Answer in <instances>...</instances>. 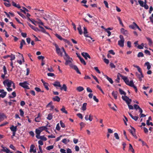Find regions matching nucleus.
Here are the masks:
<instances>
[{"instance_id":"obj_1","label":"nucleus","mask_w":153,"mask_h":153,"mask_svg":"<svg viewBox=\"0 0 153 153\" xmlns=\"http://www.w3.org/2000/svg\"><path fill=\"white\" fill-rule=\"evenodd\" d=\"M65 64L66 65H69L72 68L74 69L76 72L79 74H81V72L79 71L78 67L76 65H73L72 63V61L73 60L72 58H70L65 60Z\"/></svg>"},{"instance_id":"obj_2","label":"nucleus","mask_w":153,"mask_h":153,"mask_svg":"<svg viewBox=\"0 0 153 153\" xmlns=\"http://www.w3.org/2000/svg\"><path fill=\"white\" fill-rule=\"evenodd\" d=\"M119 74L120 75V76L122 78L126 85L132 87L134 85L133 80H131L129 82V80L127 77L123 76L120 74Z\"/></svg>"},{"instance_id":"obj_3","label":"nucleus","mask_w":153,"mask_h":153,"mask_svg":"<svg viewBox=\"0 0 153 153\" xmlns=\"http://www.w3.org/2000/svg\"><path fill=\"white\" fill-rule=\"evenodd\" d=\"M53 45H54L56 48V51L57 53L61 56H63L62 53L61 52L60 48H59L58 45L55 43H53Z\"/></svg>"},{"instance_id":"obj_4","label":"nucleus","mask_w":153,"mask_h":153,"mask_svg":"<svg viewBox=\"0 0 153 153\" xmlns=\"http://www.w3.org/2000/svg\"><path fill=\"white\" fill-rule=\"evenodd\" d=\"M13 83V82L12 81L8 79L5 80L3 82V84L5 86L7 85L8 88L10 87Z\"/></svg>"},{"instance_id":"obj_5","label":"nucleus","mask_w":153,"mask_h":153,"mask_svg":"<svg viewBox=\"0 0 153 153\" xmlns=\"http://www.w3.org/2000/svg\"><path fill=\"white\" fill-rule=\"evenodd\" d=\"M27 84L28 83L27 81H25L23 82L19 83V85L24 88L29 89V88L28 86L27 85Z\"/></svg>"},{"instance_id":"obj_6","label":"nucleus","mask_w":153,"mask_h":153,"mask_svg":"<svg viewBox=\"0 0 153 153\" xmlns=\"http://www.w3.org/2000/svg\"><path fill=\"white\" fill-rule=\"evenodd\" d=\"M122 98L123 100L126 101L127 104H130L131 102V99L126 95L125 96H122Z\"/></svg>"},{"instance_id":"obj_7","label":"nucleus","mask_w":153,"mask_h":153,"mask_svg":"<svg viewBox=\"0 0 153 153\" xmlns=\"http://www.w3.org/2000/svg\"><path fill=\"white\" fill-rule=\"evenodd\" d=\"M132 129L129 130V132L132 134V136L134 137L135 138H137V137L135 134V129L132 127H131Z\"/></svg>"},{"instance_id":"obj_8","label":"nucleus","mask_w":153,"mask_h":153,"mask_svg":"<svg viewBox=\"0 0 153 153\" xmlns=\"http://www.w3.org/2000/svg\"><path fill=\"white\" fill-rule=\"evenodd\" d=\"M120 32L121 33L125 36H127L128 34V31L127 30H125L123 28H122L121 29Z\"/></svg>"},{"instance_id":"obj_9","label":"nucleus","mask_w":153,"mask_h":153,"mask_svg":"<svg viewBox=\"0 0 153 153\" xmlns=\"http://www.w3.org/2000/svg\"><path fill=\"white\" fill-rule=\"evenodd\" d=\"M81 54L86 59H87V58H88L89 59L91 58L90 56L87 53L83 52Z\"/></svg>"},{"instance_id":"obj_10","label":"nucleus","mask_w":153,"mask_h":153,"mask_svg":"<svg viewBox=\"0 0 153 153\" xmlns=\"http://www.w3.org/2000/svg\"><path fill=\"white\" fill-rule=\"evenodd\" d=\"M53 85L57 89L58 88L57 87H61L60 82L58 81H56L54 82L53 83Z\"/></svg>"},{"instance_id":"obj_11","label":"nucleus","mask_w":153,"mask_h":153,"mask_svg":"<svg viewBox=\"0 0 153 153\" xmlns=\"http://www.w3.org/2000/svg\"><path fill=\"white\" fill-rule=\"evenodd\" d=\"M136 75L137 77L138 78L139 80L141 81L142 80V78L144 76L143 74V73H140V74L137 73H136Z\"/></svg>"},{"instance_id":"obj_12","label":"nucleus","mask_w":153,"mask_h":153,"mask_svg":"<svg viewBox=\"0 0 153 153\" xmlns=\"http://www.w3.org/2000/svg\"><path fill=\"white\" fill-rule=\"evenodd\" d=\"M5 152L6 153H8V152H10V150L6 147H3V148L1 149V151H0V152Z\"/></svg>"},{"instance_id":"obj_13","label":"nucleus","mask_w":153,"mask_h":153,"mask_svg":"<svg viewBox=\"0 0 153 153\" xmlns=\"http://www.w3.org/2000/svg\"><path fill=\"white\" fill-rule=\"evenodd\" d=\"M125 40H119L118 41V45L121 47L124 46V43Z\"/></svg>"},{"instance_id":"obj_14","label":"nucleus","mask_w":153,"mask_h":153,"mask_svg":"<svg viewBox=\"0 0 153 153\" xmlns=\"http://www.w3.org/2000/svg\"><path fill=\"white\" fill-rule=\"evenodd\" d=\"M135 24H136L135 22H133L132 25H129V27L134 30L136 29L137 27L135 25Z\"/></svg>"},{"instance_id":"obj_15","label":"nucleus","mask_w":153,"mask_h":153,"mask_svg":"<svg viewBox=\"0 0 153 153\" xmlns=\"http://www.w3.org/2000/svg\"><path fill=\"white\" fill-rule=\"evenodd\" d=\"M118 94V93L117 91L114 92V91H113L112 93V95L116 100L117 99Z\"/></svg>"},{"instance_id":"obj_16","label":"nucleus","mask_w":153,"mask_h":153,"mask_svg":"<svg viewBox=\"0 0 153 153\" xmlns=\"http://www.w3.org/2000/svg\"><path fill=\"white\" fill-rule=\"evenodd\" d=\"M60 89L61 90H64V91H66L67 90V87L65 84H64L62 86L61 85V87H60Z\"/></svg>"},{"instance_id":"obj_17","label":"nucleus","mask_w":153,"mask_h":153,"mask_svg":"<svg viewBox=\"0 0 153 153\" xmlns=\"http://www.w3.org/2000/svg\"><path fill=\"white\" fill-rule=\"evenodd\" d=\"M10 128L12 132H16L17 131V126H14L12 125L10 127Z\"/></svg>"},{"instance_id":"obj_18","label":"nucleus","mask_w":153,"mask_h":153,"mask_svg":"<svg viewBox=\"0 0 153 153\" xmlns=\"http://www.w3.org/2000/svg\"><path fill=\"white\" fill-rule=\"evenodd\" d=\"M129 115L135 121H137L138 118V117L137 116H134L130 113H128Z\"/></svg>"},{"instance_id":"obj_19","label":"nucleus","mask_w":153,"mask_h":153,"mask_svg":"<svg viewBox=\"0 0 153 153\" xmlns=\"http://www.w3.org/2000/svg\"><path fill=\"white\" fill-rule=\"evenodd\" d=\"M77 56L79 58L82 64H83L84 65H86V63L83 59L80 56H79L78 55Z\"/></svg>"},{"instance_id":"obj_20","label":"nucleus","mask_w":153,"mask_h":153,"mask_svg":"<svg viewBox=\"0 0 153 153\" xmlns=\"http://www.w3.org/2000/svg\"><path fill=\"white\" fill-rule=\"evenodd\" d=\"M26 43L24 39H22L20 42V48L22 49L23 46V45H25Z\"/></svg>"},{"instance_id":"obj_21","label":"nucleus","mask_w":153,"mask_h":153,"mask_svg":"<svg viewBox=\"0 0 153 153\" xmlns=\"http://www.w3.org/2000/svg\"><path fill=\"white\" fill-rule=\"evenodd\" d=\"M145 66H147V69L149 70L151 68V66L150 65V63L149 62H146L145 64Z\"/></svg>"},{"instance_id":"obj_22","label":"nucleus","mask_w":153,"mask_h":153,"mask_svg":"<svg viewBox=\"0 0 153 153\" xmlns=\"http://www.w3.org/2000/svg\"><path fill=\"white\" fill-rule=\"evenodd\" d=\"M84 89V88L82 86H79L77 87L76 88V90H77L78 92H81L83 91Z\"/></svg>"},{"instance_id":"obj_23","label":"nucleus","mask_w":153,"mask_h":153,"mask_svg":"<svg viewBox=\"0 0 153 153\" xmlns=\"http://www.w3.org/2000/svg\"><path fill=\"white\" fill-rule=\"evenodd\" d=\"M53 100L54 101H57L59 102L60 101V98L57 96H55L53 98Z\"/></svg>"},{"instance_id":"obj_24","label":"nucleus","mask_w":153,"mask_h":153,"mask_svg":"<svg viewBox=\"0 0 153 153\" xmlns=\"http://www.w3.org/2000/svg\"><path fill=\"white\" fill-rule=\"evenodd\" d=\"M87 104L86 103H84L83 104L82 106V110L83 111H85L86 109V106Z\"/></svg>"},{"instance_id":"obj_25","label":"nucleus","mask_w":153,"mask_h":153,"mask_svg":"<svg viewBox=\"0 0 153 153\" xmlns=\"http://www.w3.org/2000/svg\"><path fill=\"white\" fill-rule=\"evenodd\" d=\"M146 39L149 42V45H152V40L150 38L146 37Z\"/></svg>"},{"instance_id":"obj_26","label":"nucleus","mask_w":153,"mask_h":153,"mask_svg":"<svg viewBox=\"0 0 153 153\" xmlns=\"http://www.w3.org/2000/svg\"><path fill=\"white\" fill-rule=\"evenodd\" d=\"M39 128L40 129V131H41L42 132L43 131H45L46 129H48V128L46 127V126H42L39 127Z\"/></svg>"},{"instance_id":"obj_27","label":"nucleus","mask_w":153,"mask_h":153,"mask_svg":"<svg viewBox=\"0 0 153 153\" xmlns=\"http://www.w3.org/2000/svg\"><path fill=\"white\" fill-rule=\"evenodd\" d=\"M53 118V115L52 114H49L47 118V119L49 120H51Z\"/></svg>"},{"instance_id":"obj_28","label":"nucleus","mask_w":153,"mask_h":153,"mask_svg":"<svg viewBox=\"0 0 153 153\" xmlns=\"http://www.w3.org/2000/svg\"><path fill=\"white\" fill-rule=\"evenodd\" d=\"M106 78L109 81V82L111 84H113V81L112 79L111 78L108 77L107 75L105 76Z\"/></svg>"},{"instance_id":"obj_29","label":"nucleus","mask_w":153,"mask_h":153,"mask_svg":"<svg viewBox=\"0 0 153 153\" xmlns=\"http://www.w3.org/2000/svg\"><path fill=\"white\" fill-rule=\"evenodd\" d=\"M7 94V92H4L1 93V94H0V98L1 97L3 98L5 97Z\"/></svg>"},{"instance_id":"obj_30","label":"nucleus","mask_w":153,"mask_h":153,"mask_svg":"<svg viewBox=\"0 0 153 153\" xmlns=\"http://www.w3.org/2000/svg\"><path fill=\"white\" fill-rule=\"evenodd\" d=\"M119 91L120 94H123L125 96L126 95V93L124 91H123L121 88H120L119 89Z\"/></svg>"},{"instance_id":"obj_31","label":"nucleus","mask_w":153,"mask_h":153,"mask_svg":"<svg viewBox=\"0 0 153 153\" xmlns=\"http://www.w3.org/2000/svg\"><path fill=\"white\" fill-rule=\"evenodd\" d=\"M117 19L118 20L120 24L122 26V27H124V25L120 17L119 16H117Z\"/></svg>"},{"instance_id":"obj_32","label":"nucleus","mask_w":153,"mask_h":153,"mask_svg":"<svg viewBox=\"0 0 153 153\" xmlns=\"http://www.w3.org/2000/svg\"><path fill=\"white\" fill-rule=\"evenodd\" d=\"M61 110L63 113H65L66 114H68L67 111L65 110V107L63 106H62V108L61 109Z\"/></svg>"},{"instance_id":"obj_33","label":"nucleus","mask_w":153,"mask_h":153,"mask_svg":"<svg viewBox=\"0 0 153 153\" xmlns=\"http://www.w3.org/2000/svg\"><path fill=\"white\" fill-rule=\"evenodd\" d=\"M64 53L65 54V56H64V58L65 60H66L67 59H68L71 58L69 57L68 55L66 53V52Z\"/></svg>"},{"instance_id":"obj_34","label":"nucleus","mask_w":153,"mask_h":153,"mask_svg":"<svg viewBox=\"0 0 153 153\" xmlns=\"http://www.w3.org/2000/svg\"><path fill=\"white\" fill-rule=\"evenodd\" d=\"M28 19L35 25H37V24H38V22L34 20H31L29 18H28Z\"/></svg>"},{"instance_id":"obj_35","label":"nucleus","mask_w":153,"mask_h":153,"mask_svg":"<svg viewBox=\"0 0 153 153\" xmlns=\"http://www.w3.org/2000/svg\"><path fill=\"white\" fill-rule=\"evenodd\" d=\"M62 142L65 144H67V143L69 142V140H67L66 138L64 139L62 141Z\"/></svg>"},{"instance_id":"obj_36","label":"nucleus","mask_w":153,"mask_h":153,"mask_svg":"<svg viewBox=\"0 0 153 153\" xmlns=\"http://www.w3.org/2000/svg\"><path fill=\"white\" fill-rule=\"evenodd\" d=\"M129 150H130L132 152L134 153V149L133 148V147L131 145V144H129Z\"/></svg>"},{"instance_id":"obj_37","label":"nucleus","mask_w":153,"mask_h":153,"mask_svg":"<svg viewBox=\"0 0 153 153\" xmlns=\"http://www.w3.org/2000/svg\"><path fill=\"white\" fill-rule=\"evenodd\" d=\"M39 28L41 29V31L42 32H43L44 33H47L46 32L44 28V27H42L40 25L39 26Z\"/></svg>"},{"instance_id":"obj_38","label":"nucleus","mask_w":153,"mask_h":153,"mask_svg":"<svg viewBox=\"0 0 153 153\" xmlns=\"http://www.w3.org/2000/svg\"><path fill=\"white\" fill-rule=\"evenodd\" d=\"M35 148V146L34 145L32 144L30 146V152H32L33 150Z\"/></svg>"},{"instance_id":"obj_39","label":"nucleus","mask_w":153,"mask_h":153,"mask_svg":"<svg viewBox=\"0 0 153 153\" xmlns=\"http://www.w3.org/2000/svg\"><path fill=\"white\" fill-rule=\"evenodd\" d=\"M10 57L11 58L10 60L11 61L15 59V55L12 54H11V55H10Z\"/></svg>"},{"instance_id":"obj_40","label":"nucleus","mask_w":153,"mask_h":153,"mask_svg":"<svg viewBox=\"0 0 153 153\" xmlns=\"http://www.w3.org/2000/svg\"><path fill=\"white\" fill-rule=\"evenodd\" d=\"M119 74H120L119 73H118V75L117 76V79H115V81L117 83H119L120 82V75Z\"/></svg>"},{"instance_id":"obj_41","label":"nucleus","mask_w":153,"mask_h":153,"mask_svg":"<svg viewBox=\"0 0 153 153\" xmlns=\"http://www.w3.org/2000/svg\"><path fill=\"white\" fill-rule=\"evenodd\" d=\"M39 138L42 140H43L45 141L47 140V138L44 136H40Z\"/></svg>"},{"instance_id":"obj_42","label":"nucleus","mask_w":153,"mask_h":153,"mask_svg":"<svg viewBox=\"0 0 153 153\" xmlns=\"http://www.w3.org/2000/svg\"><path fill=\"white\" fill-rule=\"evenodd\" d=\"M144 46V44L143 43H142L141 45H138L137 46V48H138L139 49H142L143 48Z\"/></svg>"},{"instance_id":"obj_43","label":"nucleus","mask_w":153,"mask_h":153,"mask_svg":"<svg viewBox=\"0 0 153 153\" xmlns=\"http://www.w3.org/2000/svg\"><path fill=\"white\" fill-rule=\"evenodd\" d=\"M77 30L79 31V33L81 35L82 33V30L81 28V27L80 26H79L78 28H77Z\"/></svg>"},{"instance_id":"obj_44","label":"nucleus","mask_w":153,"mask_h":153,"mask_svg":"<svg viewBox=\"0 0 153 153\" xmlns=\"http://www.w3.org/2000/svg\"><path fill=\"white\" fill-rule=\"evenodd\" d=\"M43 85H44L45 88H46V89L47 90H49V88L48 87L49 85H48V83H44V84H43Z\"/></svg>"},{"instance_id":"obj_45","label":"nucleus","mask_w":153,"mask_h":153,"mask_svg":"<svg viewBox=\"0 0 153 153\" xmlns=\"http://www.w3.org/2000/svg\"><path fill=\"white\" fill-rule=\"evenodd\" d=\"M137 56L138 57H143L144 56V55L142 52H140L138 53Z\"/></svg>"},{"instance_id":"obj_46","label":"nucleus","mask_w":153,"mask_h":153,"mask_svg":"<svg viewBox=\"0 0 153 153\" xmlns=\"http://www.w3.org/2000/svg\"><path fill=\"white\" fill-rule=\"evenodd\" d=\"M53 145L50 146H47L46 148V149H47L48 150H50L51 149H53Z\"/></svg>"},{"instance_id":"obj_47","label":"nucleus","mask_w":153,"mask_h":153,"mask_svg":"<svg viewBox=\"0 0 153 153\" xmlns=\"http://www.w3.org/2000/svg\"><path fill=\"white\" fill-rule=\"evenodd\" d=\"M36 134H38V135H39L41 132V131L40 129L39 128V129H36Z\"/></svg>"},{"instance_id":"obj_48","label":"nucleus","mask_w":153,"mask_h":153,"mask_svg":"<svg viewBox=\"0 0 153 153\" xmlns=\"http://www.w3.org/2000/svg\"><path fill=\"white\" fill-rule=\"evenodd\" d=\"M55 35L56 37H57L60 40H62V37L60 35H59L58 34L56 33L55 34Z\"/></svg>"},{"instance_id":"obj_49","label":"nucleus","mask_w":153,"mask_h":153,"mask_svg":"<svg viewBox=\"0 0 153 153\" xmlns=\"http://www.w3.org/2000/svg\"><path fill=\"white\" fill-rule=\"evenodd\" d=\"M138 2L140 6L143 7L144 5L143 1H142L140 0L138 1Z\"/></svg>"},{"instance_id":"obj_50","label":"nucleus","mask_w":153,"mask_h":153,"mask_svg":"<svg viewBox=\"0 0 153 153\" xmlns=\"http://www.w3.org/2000/svg\"><path fill=\"white\" fill-rule=\"evenodd\" d=\"M62 40H63L64 42L67 43L68 45H70V42L69 41L67 40V39L62 38Z\"/></svg>"},{"instance_id":"obj_51","label":"nucleus","mask_w":153,"mask_h":153,"mask_svg":"<svg viewBox=\"0 0 153 153\" xmlns=\"http://www.w3.org/2000/svg\"><path fill=\"white\" fill-rule=\"evenodd\" d=\"M3 70L4 72V74H7V72L6 68L5 66H3Z\"/></svg>"},{"instance_id":"obj_52","label":"nucleus","mask_w":153,"mask_h":153,"mask_svg":"<svg viewBox=\"0 0 153 153\" xmlns=\"http://www.w3.org/2000/svg\"><path fill=\"white\" fill-rule=\"evenodd\" d=\"M19 112H20V115L21 116H23L24 114V112L21 109H20L19 110Z\"/></svg>"},{"instance_id":"obj_53","label":"nucleus","mask_w":153,"mask_h":153,"mask_svg":"<svg viewBox=\"0 0 153 153\" xmlns=\"http://www.w3.org/2000/svg\"><path fill=\"white\" fill-rule=\"evenodd\" d=\"M17 13H18V14H19L21 16L22 18H25V16L23 15V14L21 13H20L19 12V11H17Z\"/></svg>"},{"instance_id":"obj_54","label":"nucleus","mask_w":153,"mask_h":153,"mask_svg":"<svg viewBox=\"0 0 153 153\" xmlns=\"http://www.w3.org/2000/svg\"><path fill=\"white\" fill-rule=\"evenodd\" d=\"M114 136L115 137L116 139L117 140L119 139V136L118 135V134L117 133H114Z\"/></svg>"},{"instance_id":"obj_55","label":"nucleus","mask_w":153,"mask_h":153,"mask_svg":"<svg viewBox=\"0 0 153 153\" xmlns=\"http://www.w3.org/2000/svg\"><path fill=\"white\" fill-rule=\"evenodd\" d=\"M134 108L136 110H137V109H138L140 108V107L138 105L136 104H134Z\"/></svg>"},{"instance_id":"obj_56","label":"nucleus","mask_w":153,"mask_h":153,"mask_svg":"<svg viewBox=\"0 0 153 153\" xmlns=\"http://www.w3.org/2000/svg\"><path fill=\"white\" fill-rule=\"evenodd\" d=\"M91 76L93 77V78L96 80V82L99 83V82L98 79H97V77L96 76H94L92 75H91Z\"/></svg>"},{"instance_id":"obj_57","label":"nucleus","mask_w":153,"mask_h":153,"mask_svg":"<svg viewBox=\"0 0 153 153\" xmlns=\"http://www.w3.org/2000/svg\"><path fill=\"white\" fill-rule=\"evenodd\" d=\"M47 75L48 76L53 77L55 76V75L53 73H49L47 74Z\"/></svg>"},{"instance_id":"obj_58","label":"nucleus","mask_w":153,"mask_h":153,"mask_svg":"<svg viewBox=\"0 0 153 153\" xmlns=\"http://www.w3.org/2000/svg\"><path fill=\"white\" fill-rule=\"evenodd\" d=\"M103 2L105 5L106 7L107 8H108L109 7L108 6V2L105 0H104Z\"/></svg>"},{"instance_id":"obj_59","label":"nucleus","mask_w":153,"mask_h":153,"mask_svg":"<svg viewBox=\"0 0 153 153\" xmlns=\"http://www.w3.org/2000/svg\"><path fill=\"white\" fill-rule=\"evenodd\" d=\"M10 147L13 150L15 151L16 150L15 147L12 144L10 145Z\"/></svg>"},{"instance_id":"obj_60","label":"nucleus","mask_w":153,"mask_h":153,"mask_svg":"<svg viewBox=\"0 0 153 153\" xmlns=\"http://www.w3.org/2000/svg\"><path fill=\"white\" fill-rule=\"evenodd\" d=\"M4 117H5V116L4 113H0V119H3Z\"/></svg>"},{"instance_id":"obj_61","label":"nucleus","mask_w":153,"mask_h":153,"mask_svg":"<svg viewBox=\"0 0 153 153\" xmlns=\"http://www.w3.org/2000/svg\"><path fill=\"white\" fill-rule=\"evenodd\" d=\"M77 116L80 118L82 119L83 118V116L82 114L80 113H78L77 114Z\"/></svg>"},{"instance_id":"obj_62","label":"nucleus","mask_w":153,"mask_h":153,"mask_svg":"<svg viewBox=\"0 0 153 153\" xmlns=\"http://www.w3.org/2000/svg\"><path fill=\"white\" fill-rule=\"evenodd\" d=\"M45 58V57L44 56H39L38 57V59H42V60H43V59Z\"/></svg>"},{"instance_id":"obj_63","label":"nucleus","mask_w":153,"mask_h":153,"mask_svg":"<svg viewBox=\"0 0 153 153\" xmlns=\"http://www.w3.org/2000/svg\"><path fill=\"white\" fill-rule=\"evenodd\" d=\"M60 152H61V153H66L65 150L63 149H60Z\"/></svg>"},{"instance_id":"obj_64","label":"nucleus","mask_w":153,"mask_h":153,"mask_svg":"<svg viewBox=\"0 0 153 153\" xmlns=\"http://www.w3.org/2000/svg\"><path fill=\"white\" fill-rule=\"evenodd\" d=\"M149 19L151 22H153V13L152 14L151 16L149 17Z\"/></svg>"}]
</instances>
